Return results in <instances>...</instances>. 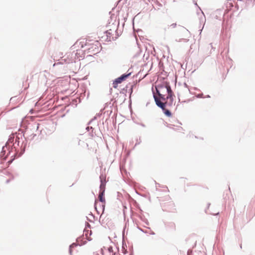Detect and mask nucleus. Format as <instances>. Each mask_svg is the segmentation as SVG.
Here are the masks:
<instances>
[{"mask_svg": "<svg viewBox=\"0 0 255 255\" xmlns=\"http://www.w3.org/2000/svg\"><path fill=\"white\" fill-rule=\"evenodd\" d=\"M157 93L159 97L158 98L154 95V98L156 105L162 109H165V105L167 103V100L170 99L171 103L173 101V93L170 86L167 84L161 85L156 88Z\"/></svg>", "mask_w": 255, "mask_h": 255, "instance_id": "f257e3e1", "label": "nucleus"}, {"mask_svg": "<svg viewBox=\"0 0 255 255\" xmlns=\"http://www.w3.org/2000/svg\"><path fill=\"white\" fill-rule=\"evenodd\" d=\"M129 74H124L122 75L121 77L117 78L113 82V87L114 88H117L118 87V84L121 83L124 80H125L129 75Z\"/></svg>", "mask_w": 255, "mask_h": 255, "instance_id": "f03ea898", "label": "nucleus"}, {"mask_svg": "<svg viewBox=\"0 0 255 255\" xmlns=\"http://www.w3.org/2000/svg\"><path fill=\"white\" fill-rule=\"evenodd\" d=\"M105 207V204L101 203L98 200H96L95 202V208L97 212L102 211L104 212Z\"/></svg>", "mask_w": 255, "mask_h": 255, "instance_id": "7ed1b4c3", "label": "nucleus"}, {"mask_svg": "<svg viewBox=\"0 0 255 255\" xmlns=\"http://www.w3.org/2000/svg\"><path fill=\"white\" fill-rule=\"evenodd\" d=\"M92 234V232L90 230H89L87 228H86L83 232V237L85 236L86 239H87L88 240H92L91 238V236Z\"/></svg>", "mask_w": 255, "mask_h": 255, "instance_id": "20e7f679", "label": "nucleus"}, {"mask_svg": "<svg viewBox=\"0 0 255 255\" xmlns=\"http://www.w3.org/2000/svg\"><path fill=\"white\" fill-rule=\"evenodd\" d=\"M175 127V126L173 125H170V126H169V127L170 128H172V129H173L174 130H175L176 131H177L178 132H181V133L183 132L184 129L181 126H176V127Z\"/></svg>", "mask_w": 255, "mask_h": 255, "instance_id": "39448f33", "label": "nucleus"}, {"mask_svg": "<svg viewBox=\"0 0 255 255\" xmlns=\"http://www.w3.org/2000/svg\"><path fill=\"white\" fill-rule=\"evenodd\" d=\"M104 190H103L102 191H100L99 193V195L98 197L99 198V202L101 203H103L104 204H106V200L105 198L104 197Z\"/></svg>", "mask_w": 255, "mask_h": 255, "instance_id": "423d86ee", "label": "nucleus"}, {"mask_svg": "<svg viewBox=\"0 0 255 255\" xmlns=\"http://www.w3.org/2000/svg\"><path fill=\"white\" fill-rule=\"evenodd\" d=\"M106 33L107 36V39L111 40V37L113 35V30L111 29H108L106 31Z\"/></svg>", "mask_w": 255, "mask_h": 255, "instance_id": "0eeeda50", "label": "nucleus"}, {"mask_svg": "<svg viewBox=\"0 0 255 255\" xmlns=\"http://www.w3.org/2000/svg\"><path fill=\"white\" fill-rule=\"evenodd\" d=\"M100 179H101L100 191H102L103 190H104V191H105L106 183H105V181H103V177H100Z\"/></svg>", "mask_w": 255, "mask_h": 255, "instance_id": "6e6552de", "label": "nucleus"}, {"mask_svg": "<svg viewBox=\"0 0 255 255\" xmlns=\"http://www.w3.org/2000/svg\"><path fill=\"white\" fill-rule=\"evenodd\" d=\"M77 245L75 244V243H73L72 244L70 247V250H69V252H70V253L71 254V252H72V249L75 247H77Z\"/></svg>", "mask_w": 255, "mask_h": 255, "instance_id": "1a4fd4ad", "label": "nucleus"}, {"mask_svg": "<svg viewBox=\"0 0 255 255\" xmlns=\"http://www.w3.org/2000/svg\"><path fill=\"white\" fill-rule=\"evenodd\" d=\"M165 114L168 116H170L171 115V114L170 113V112L169 111H166L165 112Z\"/></svg>", "mask_w": 255, "mask_h": 255, "instance_id": "9d476101", "label": "nucleus"}, {"mask_svg": "<svg viewBox=\"0 0 255 255\" xmlns=\"http://www.w3.org/2000/svg\"><path fill=\"white\" fill-rule=\"evenodd\" d=\"M100 177H103V181H105V183H106V177L103 175H101Z\"/></svg>", "mask_w": 255, "mask_h": 255, "instance_id": "9b49d317", "label": "nucleus"}, {"mask_svg": "<svg viewBox=\"0 0 255 255\" xmlns=\"http://www.w3.org/2000/svg\"><path fill=\"white\" fill-rule=\"evenodd\" d=\"M176 26V23H173L171 25V26H172V27L174 28Z\"/></svg>", "mask_w": 255, "mask_h": 255, "instance_id": "f8f14e48", "label": "nucleus"}, {"mask_svg": "<svg viewBox=\"0 0 255 255\" xmlns=\"http://www.w3.org/2000/svg\"><path fill=\"white\" fill-rule=\"evenodd\" d=\"M108 250L110 252H112V248L110 247L108 249Z\"/></svg>", "mask_w": 255, "mask_h": 255, "instance_id": "ddd939ff", "label": "nucleus"}, {"mask_svg": "<svg viewBox=\"0 0 255 255\" xmlns=\"http://www.w3.org/2000/svg\"><path fill=\"white\" fill-rule=\"evenodd\" d=\"M91 48V47H88V49L90 50Z\"/></svg>", "mask_w": 255, "mask_h": 255, "instance_id": "4468645a", "label": "nucleus"}, {"mask_svg": "<svg viewBox=\"0 0 255 255\" xmlns=\"http://www.w3.org/2000/svg\"><path fill=\"white\" fill-rule=\"evenodd\" d=\"M8 182H9V180H7V181H6V182H7V183H8Z\"/></svg>", "mask_w": 255, "mask_h": 255, "instance_id": "2eb2a0df", "label": "nucleus"}]
</instances>
